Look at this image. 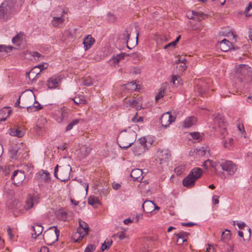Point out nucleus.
Returning a JSON list of instances; mask_svg holds the SVG:
<instances>
[{"label": "nucleus", "mask_w": 252, "mask_h": 252, "mask_svg": "<svg viewBox=\"0 0 252 252\" xmlns=\"http://www.w3.org/2000/svg\"><path fill=\"white\" fill-rule=\"evenodd\" d=\"M203 166L206 169L212 167L216 171L220 167L222 170L227 172V174L230 175H233L237 170L236 166L232 161L226 160L222 158L218 162H213L208 158L203 162Z\"/></svg>", "instance_id": "f257e3e1"}, {"label": "nucleus", "mask_w": 252, "mask_h": 252, "mask_svg": "<svg viewBox=\"0 0 252 252\" xmlns=\"http://www.w3.org/2000/svg\"><path fill=\"white\" fill-rule=\"evenodd\" d=\"M136 135V133L130 128L122 130L117 139L120 147L126 149L130 147L135 141Z\"/></svg>", "instance_id": "f03ea898"}, {"label": "nucleus", "mask_w": 252, "mask_h": 252, "mask_svg": "<svg viewBox=\"0 0 252 252\" xmlns=\"http://www.w3.org/2000/svg\"><path fill=\"white\" fill-rule=\"evenodd\" d=\"M15 0H5L0 5V20H9L15 11Z\"/></svg>", "instance_id": "7ed1b4c3"}, {"label": "nucleus", "mask_w": 252, "mask_h": 252, "mask_svg": "<svg viewBox=\"0 0 252 252\" xmlns=\"http://www.w3.org/2000/svg\"><path fill=\"white\" fill-rule=\"evenodd\" d=\"M59 235L60 231L57 226H52L44 232L43 240L47 245H52L58 241Z\"/></svg>", "instance_id": "20e7f679"}, {"label": "nucleus", "mask_w": 252, "mask_h": 252, "mask_svg": "<svg viewBox=\"0 0 252 252\" xmlns=\"http://www.w3.org/2000/svg\"><path fill=\"white\" fill-rule=\"evenodd\" d=\"M58 167L59 165H57L54 169V176L63 182L68 181L72 171L71 166L69 164L64 166H60L59 176L58 175Z\"/></svg>", "instance_id": "39448f33"}, {"label": "nucleus", "mask_w": 252, "mask_h": 252, "mask_svg": "<svg viewBox=\"0 0 252 252\" xmlns=\"http://www.w3.org/2000/svg\"><path fill=\"white\" fill-rule=\"evenodd\" d=\"M79 227L76 232L73 235V239L76 242H79L88 234L89 227L88 224L85 221L80 220L79 221Z\"/></svg>", "instance_id": "423d86ee"}, {"label": "nucleus", "mask_w": 252, "mask_h": 252, "mask_svg": "<svg viewBox=\"0 0 252 252\" xmlns=\"http://www.w3.org/2000/svg\"><path fill=\"white\" fill-rule=\"evenodd\" d=\"M26 36L23 32H20L12 39V42L15 47L14 49H22L25 47L26 42Z\"/></svg>", "instance_id": "0eeeda50"}, {"label": "nucleus", "mask_w": 252, "mask_h": 252, "mask_svg": "<svg viewBox=\"0 0 252 252\" xmlns=\"http://www.w3.org/2000/svg\"><path fill=\"white\" fill-rule=\"evenodd\" d=\"M69 111L64 107L61 108L55 112L54 119L59 123L67 120Z\"/></svg>", "instance_id": "6e6552de"}, {"label": "nucleus", "mask_w": 252, "mask_h": 252, "mask_svg": "<svg viewBox=\"0 0 252 252\" xmlns=\"http://www.w3.org/2000/svg\"><path fill=\"white\" fill-rule=\"evenodd\" d=\"M134 32V34H136L135 37V44L136 45L138 42V33L136 31H134L133 28L132 26H130L128 27L126 30L124 32L121 36V38L125 41L127 43V47L128 48L130 49L131 48L129 47L128 45V43L130 40L129 36L131 34Z\"/></svg>", "instance_id": "1a4fd4ad"}, {"label": "nucleus", "mask_w": 252, "mask_h": 252, "mask_svg": "<svg viewBox=\"0 0 252 252\" xmlns=\"http://www.w3.org/2000/svg\"><path fill=\"white\" fill-rule=\"evenodd\" d=\"M124 102L126 107H133L137 110L142 108V102L140 98L128 100L125 98Z\"/></svg>", "instance_id": "9d476101"}, {"label": "nucleus", "mask_w": 252, "mask_h": 252, "mask_svg": "<svg viewBox=\"0 0 252 252\" xmlns=\"http://www.w3.org/2000/svg\"><path fill=\"white\" fill-rule=\"evenodd\" d=\"M175 119L169 112H166L161 115L159 121L162 126L166 128L175 121Z\"/></svg>", "instance_id": "9b49d317"}, {"label": "nucleus", "mask_w": 252, "mask_h": 252, "mask_svg": "<svg viewBox=\"0 0 252 252\" xmlns=\"http://www.w3.org/2000/svg\"><path fill=\"white\" fill-rule=\"evenodd\" d=\"M25 175L24 172L15 170L11 177L13 184L16 186H19L25 180Z\"/></svg>", "instance_id": "f8f14e48"}, {"label": "nucleus", "mask_w": 252, "mask_h": 252, "mask_svg": "<svg viewBox=\"0 0 252 252\" xmlns=\"http://www.w3.org/2000/svg\"><path fill=\"white\" fill-rule=\"evenodd\" d=\"M61 77L59 75H54L48 79L47 84L49 89H56L59 87Z\"/></svg>", "instance_id": "ddd939ff"}, {"label": "nucleus", "mask_w": 252, "mask_h": 252, "mask_svg": "<svg viewBox=\"0 0 252 252\" xmlns=\"http://www.w3.org/2000/svg\"><path fill=\"white\" fill-rule=\"evenodd\" d=\"M28 98L31 99V102L29 104H32V103L33 99L34 100V103L33 105H30L26 106L28 112H31L33 111H36L42 108V107L40 105V104L38 102L35 101V98L33 94L31 95L30 96L28 97Z\"/></svg>", "instance_id": "4468645a"}, {"label": "nucleus", "mask_w": 252, "mask_h": 252, "mask_svg": "<svg viewBox=\"0 0 252 252\" xmlns=\"http://www.w3.org/2000/svg\"><path fill=\"white\" fill-rule=\"evenodd\" d=\"M251 71V68L248 65L241 64L236 68V73L238 75L244 76Z\"/></svg>", "instance_id": "2eb2a0df"}, {"label": "nucleus", "mask_w": 252, "mask_h": 252, "mask_svg": "<svg viewBox=\"0 0 252 252\" xmlns=\"http://www.w3.org/2000/svg\"><path fill=\"white\" fill-rule=\"evenodd\" d=\"M193 153H195V155L190 154V156H197V157H205L208 158L211 156L209 153V150H207V148L202 147L199 149H194Z\"/></svg>", "instance_id": "dca6fc26"}, {"label": "nucleus", "mask_w": 252, "mask_h": 252, "mask_svg": "<svg viewBox=\"0 0 252 252\" xmlns=\"http://www.w3.org/2000/svg\"><path fill=\"white\" fill-rule=\"evenodd\" d=\"M217 46L220 48L222 51L227 52L231 49L232 44L226 39H223L218 43Z\"/></svg>", "instance_id": "f3484780"}, {"label": "nucleus", "mask_w": 252, "mask_h": 252, "mask_svg": "<svg viewBox=\"0 0 252 252\" xmlns=\"http://www.w3.org/2000/svg\"><path fill=\"white\" fill-rule=\"evenodd\" d=\"M175 235L177 237L176 243L179 245H181L187 241V238L189 235V233L187 232L182 231L176 234Z\"/></svg>", "instance_id": "a211bd4d"}, {"label": "nucleus", "mask_w": 252, "mask_h": 252, "mask_svg": "<svg viewBox=\"0 0 252 252\" xmlns=\"http://www.w3.org/2000/svg\"><path fill=\"white\" fill-rule=\"evenodd\" d=\"M195 180L192 177L191 174H189L188 176L183 179V185L184 187L188 188L194 187Z\"/></svg>", "instance_id": "6ab92c4d"}, {"label": "nucleus", "mask_w": 252, "mask_h": 252, "mask_svg": "<svg viewBox=\"0 0 252 252\" xmlns=\"http://www.w3.org/2000/svg\"><path fill=\"white\" fill-rule=\"evenodd\" d=\"M155 204L151 201H145L142 204V207L145 212L151 213L154 211Z\"/></svg>", "instance_id": "aec40b11"}, {"label": "nucleus", "mask_w": 252, "mask_h": 252, "mask_svg": "<svg viewBox=\"0 0 252 252\" xmlns=\"http://www.w3.org/2000/svg\"><path fill=\"white\" fill-rule=\"evenodd\" d=\"M189 174H191V177L196 181L202 175L203 171L199 167H194L191 169Z\"/></svg>", "instance_id": "412c9836"}, {"label": "nucleus", "mask_w": 252, "mask_h": 252, "mask_svg": "<svg viewBox=\"0 0 252 252\" xmlns=\"http://www.w3.org/2000/svg\"><path fill=\"white\" fill-rule=\"evenodd\" d=\"M32 228L34 232L32 234V237L34 239L41 234L43 231V227L38 223H35L33 226H32Z\"/></svg>", "instance_id": "4be33fe9"}, {"label": "nucleus", "mask_w": 252, "mask_h": 252, "mask_svg": "<svg viewBox=\"0 0 252 252\" xmlns=\"http://www.w3.org/2000/svg\"><path fill=\"white\" fill-rule=\"evenodd\" d=\"M142 174H143L142 170L138 169V168H136V169H133L131 171V173H130V176L134 180H137V181H139L140 180H141L142 179Z\"/></svg>", "instance_id": "5701e85b"}, {"label": "nucleus", "mask_w": 252, "mask_h": 252, "mask_svg": "<svg viewBox=\"0 0 252 252\" xmlns=\"http://www.w3.org/2000/svg\"><path fill=\"white\" fill-rule=\"evenodd\" d=\"M94 39L92 37L91 35H88L84 39L83 44L85 50L90 49L94 43Z\"/></svg>", "instance_id": "b1692460"}, {"label": "nucleus", "mask_w": 252, "mask_h": 252, "mask_svg": "<svg viewBox=\"0 0 252 252\" xmlns=\"http://www.w3.org/2000/svg\"><path fill=\"white\" fill-rule=\"evenodd\" d=\"M196 123V118L194 117H189L185 119L184 126L185 127H190Z\"/></svg>", "instance_id": "393cba45"}, {"label": "nucleus", "mask_w": 252, "mask_h": 252, "mask_svg": "<svg viewBox=\"0 0 252 252\" xmlns=\"http://www.w3.org/2000/svg\"><path fill=\"white\" fill-rule=\"evenodd\" d=\"M9 133L12 136H16L17 137H22L24 135L23 131L19 129L11 128L9 130Z\"/></svg>", "instance_id": "a878e982"}, {"label": "nucleus", "mask_w": 252, "mask_h": 252, "mask_svg": "<svg viewBox=\"0 0 252 252\" xmlns=\"http://www.w3.org/2000/svg\"><path fill=\"white\" fill-rule=\"evenodd\" d=\"M63 14L61 15L60 17H53L52 20V24L55 27H59L64 22V20L63 18Z\"/></svg>", "instance_id": "bb28decb"}, {"label": "nucleus", "mask_w": 252, "mask_h": 252, "mask_svg": "<svg viewBox=\"0 0 252 252\" xmlns=\"http://www.w3.org/2000/svg\"><path fill=\"white\" fill-rule=\"evenodd\" d=\"M73 102L77 104H85L87 103V100L83 95H77L74 98H72Z\"/></svg>", "instance_id": "cd10ccee"}, {"label": "nucleus", "mask_w": 252, "mask_h": 252, "mask_svg": "<svg viewBox=\"0 0 252 252\" xmlns=\"http://www.w3.org/2000/svg\"><path fill=\"white\" fill-rule=\"evenodd\" d=\"M38 175L44 181L48 182L50 179V173L47 171L42 170L41 172H39Z\"/></svg>", "instance_id": "c85d7f7f"}, {"label": "nucleus", "mask_w": 252, "mask_h": 252, "mask_svg": "<svg viewBox=\"0 0 252 252\" xmlns=\"http://www.w3.org/2000/svg\"><path fill=\"white\" fill-rule=\"evenodd\" d=\"M34 198L32 196L28 197L26 200L25 208L26 210L31 209L33 206Z\"/></svg>", "instance_id": "c756f323"}, {"label": "nucleus", "mask_w": 252, "mask_h": 252, "mask_svg": "<svg viewBox=\"0 0 252 252\" xmlns=\"http://www.w3.org/2000/svg\"><path fill=\"white\" fill-rule=\"evenodd\" d=\"M137 142L140 144V148L142 150H145L147 149L149 146L147 145V140L145 137H141L138 139Z\"/></svg>", "instance_id": "7c9ffc66"}, {"label": "nucleus", "mask_w": 252, "mask_h": 252, "mask_svg": "<svg viewBox=\"0 0 252 252\" xmlns=\"http://www.w3.org/2000/svg\"><path fill=\"white\" fill-rule=\"evenodd\" d=\"M203 13L201 12L192 11V16L189 19L200 21L203 18Z\"/></svg>", "instance_id": "2f4dec72"}, {"label": "nucleus", "mask_w": 252, "mask_h": 252, "mask_svg": "<svg viewBox=\"0 0 252 252\" xmlns=\"http://www.w3.org/2000/svg\"><path fill=\"white\" fill-rule=\"evenodd\" d=\"M158 156L159 157H165L168 158V157H171L170 152L167 149H164L162 150H159L157 152Z\"/></svg>", "instance_id": "473e14b6"}, {"label": "nucleus", "mask_w": 252, "mask_h": 252, "mask_svg": "<svg viewBox=\"0 0 252 252\" xmlns=\"http://www.w3.org/2000/svg\"><path fill=\"white\" fill-rule=\"evenodd\" d=\"M39 74V72L33 68L29 72L26 73V77H28L30 80H33Z\"/></svg>", "instance_id": "72a5a7b5"}, {"label": "nucleus", "mask_w": 252, "mask_h": 252, "mask_svg": "<svg viewBox=\"0 0 252 252\" xmlns=\"http://www.w3.org/2000/svg\"><path fill=\"white\" fill-rule=\"evenodd\" d=\"M88 203L92 206H95L99 204V201L97 197L91 196L88 199Z\"/></svg>", "instance_id": "f704fd0d"}, {"label": "nucleus", "mask_w": 252, "mask_h": 252, "mask_svg": "<svg viewBox=\"0 0 252 252\" xmlns=\"http://www.w3.org/2000/svg\"><path fill=\"white\" fill-rule=\"evenodd\" d=\"M57 216L59 220L65 221L67 219V214L64 211H61L58 213Z\"/></svg>", "instance_id": "c9c22d12"}, {"label": "nucleus", "mask_w": 252, "mask_h": 252, "mask_svg": "<svg viewBox=\"0 0 252 252\" xmlns=\"http://www.w3.org/2000/svg\"><path fill=\"white\" fill-rule=\"evenodd\" d=\"M80 121V119H74L72 120L70 123H69L66 127V131H68L71 130L74 126L77 125L79 121Z\"/></svg>", "instance_id": "e433bc0d"}, {"label": "nucleus", "mask_w": 252, "mask_h": 252, "mask_svg": "<svg viewBox=\"0 0 252 252\" xmlns=\"http://www.w3.org/2000/svg\"><path fill=\"white\" fill-rule=\"evenodd\" d=\"M14 47L12 46H5L4 45H0V52H5L9 53L12 51Z\"/></svg>", "instance_id": "4c0bfd02"}, {"label": "nucleus", "mask_w": 252, "mask_h": 252, "mask_svg": "<svg viewBox=\"0 0 252 252\" xmlns=\"http://www.w3.org/2000/svg\"><path fill=\"white\" fill-rule=\"evenodd\" d=\"M2 113H4L6 114L7 115L5 118H1L0 119L1 121H4L6 119V118L9 117L11 114V111L8 109V108H3L0 112V115H1Z\"/></svg>", "instance_id": "58836bf2"}, {"label": "nucleus", "mask_w": 252, "mask_h": 252, "mask_svg": "<svg viewBox=\"0 0 252 252\" xmlns=\"http://www.w3.org/2000/svg\"><path fill=\"white\" fill-rule=\"evenodd\" d=\"M48 66V64L47 63H43L41 64H38V65L35 66L34 67V69L36 70L37 69H39V71L38 72L40 73L42 70L45 69H46Z\"/></svg>", "instance_id": "ea45409f"}, {"label": "nucleus", "mask_w": 252, "mask_h": 252, "mask_svg": "<svg viewBox=\"0 0 252 252\" xmlns=\"http://www.w3.org/2000/svg\"><path fill=\"white\" fill-rule=\"evenodd\" d=\"M112 244V241L111 240L105 241L102 245L101 250L104 251L105 250L109 249Z\"/></svg>", "instance_id": "a19ab883"}, {"label": "nucleus", "mask_w": 252, "mask_h": 252, "mask_svg": "<svg viewBox=\"0 0 252 252\" xmlns=\"http://www.w3.org/2000/svg\"><path fill=\"white\" fill-rule=\"evenodd\" d=\"M234 139L232 138H229L225 140L224 142V146L226 148H230L233 144Z\"/></svg>", "instance_id": "79ce46f5"}, {"label": "nucleus", "mask_w": 252, "mask_h": 252, "mask_svg": "<svg viewBox=\"0 0 252 252\" xmlns=\"http://www.w3.org/2000/svg\"><path fill=\"white\" fill-rule=\"evenodd\" d=\"M245 15L247 17L252 16V3H250L245 10Z\"/></svg>", "instance_id": "37998d69"}, {"label": "nucleus", "mask_w": 252, "mask_h": 252, "mask_svg": "<svg viewBox=\"0 0 252 252\" xmlns=\"http://www.w3.org/2000/svg\"><path fill=\"white\" fill-rule=\"evenodd\" d=\"M125 86H126V88L128 90H136L137 89V85L134 82L128 83L125 85Z\"/></svg>", "instance_id": "c03bdc74"}, {"label": "nucleus", "mask_w": 252, "mask_h": 252, "mask_svg": "<svg viewBox=\"0 0 252 252\" xmlns=\"http://www.w3.org/2000/svg\"><path fill=\"white\" fill-rule=\"evenodd\" d=\"M190 135L192 139L194 140H200L202 138L201 134L197 132H191Z\"/></svg>", "instance_id": "a18cd8bd"}, {"label": "nucleus", "mask_w": 252, "mask_h": 252, "mask_svg": "<svg viewBox=\"0 0 252 252\" xmlns=\"http://www.w3.org/2000/svg\"><path fill=\"white\" fill-rule=\"evenodd\" d=\"M181 81V79L180 77L178 75H173L172 76V82L173 84L179 85L180 84V82Z\"/></svg>", "instance_id": "49530a36"}, {"label": "nucleus", "mask_w": 252, "mask_h": 252, "mask_svg": "<svg viewBox=\"0 0 252 252\" xmlns=\"http://www.w3.org/2000/svg\"><path fill=\"white\" fill-rule=\"evenodd\" d=\"M35 130L39 135L42 134L45 130L43 126H40L38 124L36 125Z\"/></svg>", "instance_id": "de8ad7c7"}, {"label": "nucleus", "mask_w": 252, "mask_h": 252, "mask_svg": "<svg viewBox=\"0 0 252 252\" xmlns=\"http://www.w3.org/2000/svg\"><path fill=\"white\" fill-rule=\"evenodd\" d=\"M185 170L184 166H178L175 168L174 171L178 175H180Z\"/></svg>", "instance_id": "09e8293b"}, {"label": "nucleus", "mask_w": 252, "mask_h": 252, "mask_svg": "<svg viewBox=\"0 0 252 252\" xmlns=\"http://www.w3.org/2000/svg\"><path fill=\"white\" fill-rule=\"evenodd\" d=\"M225 232H226V233H225V232H222L221 239H229L230 238L231 235L230 231L226 229Z\"/></svg>", "instance_id": "8fccbe9b"}, {"label": "nucleus", "mask_w": 252, "mask_h": 252, "mask_svg": "<svg viewBox=\"0 0 252 252\" xmlns=\"http://www.w3.org/2000/svg\"><path fill=\"white\" fill-rule=\"evenodd\" d=\"M31 55L33 57L34 60H39L42 56L38 52L36 51L31 52Z\"/></svg>", "instance_id": "3c124183"}, {"label": "nucleus", "mask_w": 252, "mask_h": 252, "mask_svg": "<svg viewBox=\"0 0 252 252\" xmlns=\"http://www.w3.org/2000/svg\"><path fill=\"white\" fill-rule=\"evenodd\" d=\"M95 249V246L94 245H89L85 249L84 252H93Z\"/></svg>", "instance_id": "603ef678"}, {"label": "nucleus", "mask_w": 252, "mask_h": 252, "mask_svg": "<svg viewBox=\"0 0 252 252\" xmlns=\"http://www.w3.org/2000/svg\"><path fill=\"white\" fill-rule=\"evenodd\" d=\"M83 84L87 86H90L93 84V80L91 78H86L83 81Z\"/></svg>", "instance_id": "864d4df0"}, {"label": "nucleus", "mask_w": 252, "mask_h": 252, "mask_svg": "<svg viewBox=\"0 0 252 252\" xmlns=\"http://www.w3.org/2000/svg\"><path fill=\"white\" fill-rule=\"evenodd\" d=\"M131 56L133 59H136L138 61L142 59V56L140 53L136 52L131 54Z\"/></svg>", "instance_id": "5fc2aeb1"}, {"label": "nucleus", "mask_w": 252, "mask_h": 252, "mask_svg": "<svg viewBox=\"0 0 252 252\" xmlns=\"http://www.w3.org/2000/svg\"><path fill=\"white\" fill-rule=\"evenodd\" d=\"M7 234H8L10 239H13V238L14 237V234L13 232L12 229L10 227H8L7 228Z\"/></svg>", "instance_id": "6e6d98bb"}, {"label": "nucleus", "mask_w": 252, "mask_h": 252, "mask_svg": "<svg viewBox=\"0 0 252 252\" xmlns=\"http://www.w3.org/2000/svg\"><path fill=\"white\" fill-rule=\"evenodd\" d=\"M108 20L110 22H114L116 20L115 16L111 13H109L108 14Z\"/></svg>", "instance_id": "4d7b16f0"}, {"label": "nucleus", "mask_w": 252, "mask_h": 252, "mask_svg": "<svg viewBox=\"0 0 252 252\" xmlns=\"http://www.w3.org/2000/svg\"><path fill=\"white\" fill-rule=\"evenodd\" d=\"M124 54H119L114 58V62L118 63L121 59H124Z\"/></svg>", "instance_id": "13d9d810"}, {"label": "nucleus", "mask_w": 252, "mask_h": 252, "mask_svg": "<svg viewBox=\"0 0 252 252\" xmlns=\"http://www.w3.org/2000/svg\"><path fill=\"white\" fill-rule=\"evenodd\" d=\"M206 252H215V248L213 245H208V247L206 248Z\"/></svg>", "instance_id": "bf43d9fd"}, {"label": "nucleus", "mask_w": 252, "mask_h": 252, "mask_svg": "<svg viewBox=\"0 0 252 252\" xmlns=\"http://www.w3.org/2000/svg\"><path fill=\"white\" fill-rule=\"evenodd\" d=\"M164 92L163 90L160 91L158 92V94L156 96V100H158L162 97L164 95Z\"/></svg>", "instance_id": "052dcab7"}, {"label": "nucleus", "mask_w": 252, "mask_h": 252, "mask_svg": "<svg viewBox=\"0 0 252 252\" xmlns=\"http://www.w3.org/2000/svg\"><path fill=\"white\" fill-rule=\"evenodd\" d=\"M186 60L184 57H180L178 59L176 60L175 62L177 64L180 63H186Z\"/></svg>", "instance_id": "680f3d73"}, {"label": "nucleus", "mask_w": 252, "mask_h": 252, "mask_svg": "<svg viewBox=\"0 0 252 252\" xmlns=\"http://www.w3.org/2000/svg\"><path fill=\"white\" fill-rule=\"evenodd\" d=\"M120 240H123L126 237V235L125 232L122 231L120 233L117 234Z\"/></svg>", "instance_id": "e2e57ef3"}, {"label": "nucleus", "mask_w": 252, "mask_h": 252, "mask_svg": "<svg viewBox=\"0 0 252 252\" xmlns=\"http://www.w3.org/2000/svg\"><path fill=\"white\" fill-rule=\"evenodd\" d=\"M195 224L194 223L191 222H182L181 223V225L182 226H186V227H191V226H192L194 225Z\"/></svg>", "instance_id": "0e129e2a"}, {"label": "nucleus", "mask_w": 252, "mask_h": 252, "mask_svg": "<svg viewBox=\"0 0 252 252\" xmlns=\"http://www.w3.org/2000/svg\"><path fill=\"white\" fill-rule=\"evenodd\" d=\"M121 186L119 183H118L116 182H114L112 184V187H113V189L115 190H118V189H120Z\"/></svg>", "instance_id": "69168bd1"}, {"label": "nucleus", "mask_w": 252, "mask_h": 252, "mask_svg": "<svg viewBox=\"0 0 252 252\" xmlns=\"http://www.w3.org/2000/svg\"><path fill=\"white\" fill-rule=\"evenodd\" d=\"M219 196L217 195H214L213 197V202L214 204H218L219 203Z\"/></svg>", "instance_id": "338daca9"}, {"label": "nucleus", "mask_w": 252, "mask_h": 252, "mask_svg": "<svg viewBox=\"0 0 252 252\" xmlns=\"http://www.w3.org/2000/svg\"><path fill=\"white\" fill-rule=\"evenodd\" d=\"M237 128L240 131L245 133L244 127L243 124H239L237 125Z\"/></svg>", "instance_id": "774afa93"}]
</instances>
